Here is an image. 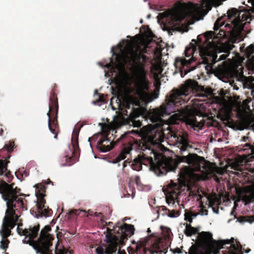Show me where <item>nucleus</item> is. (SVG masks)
I'll use <instances>...</instances> for the list:
<instances>
[{
  "label": "nucleus",
  "instance_id": "40",
  "mask_svg": "<svg viewBox=\"0 0 254 254\" xmlns=\"http://www.w3.org/2000/svg\"><path fill=\"white\" fill-rule=\"evenodd\" d=\"M196 215L191 213H186L185 214V219L190 223L192 222V216H195Z\"/></svg>",
  "mask_w": 254,
  "mask_h": 254
},
{
  "label": "nucleus",
  "instance_id": "8",
  "mask_svg": "<svg viewBox=\"0 0 254 254\" xmlns=\"http://www.w3.org/2000/svg\"><path fill=\"white\" fill-rule=\"evenodd\" d=\"M196 50V46L187 47L184 54L185 57L189 59H186L183 57L176 58L174 65L176 68L180 70L182 77L195 69L196 59L194 57V54Z\"/></svg>",
  "mask_w": 254,
  "mask_h": 254
},
{
  "label": "nucleus",
  "instance_id": "13",
  "mask_svg": "<svg viewBox=\"0 0 254 254\" xmlns=\"http://www.w3.org/2000/svg\"><path fill=\"white\" fill-rule=\"evenodd\" d=\"M238 11L236 8H233L228 10L227 12V15L224 14L221 17L218 18L215 21L214 25V31L218 30L221 26L225 24V20L230 22V23H227L225 26L230 30L237 28L240 25V19L237 18Z\"/></svg>",
  "mask_w": 254,
  "mask_h": 254
},
{
  "label": "nucleus",
  "instance_id": "48",
  "mask_svg": "<svg viewBox=\"0 0 254 254\" xmlns=\"http://www.w3.org/2000/svg\"><path fill=\"white\" fill-rule=\"evenodd\" d=\"M203 171L204 172V174L207 176L211 173V168H203Z\"/></svg>",
  "mask_w": 254,
  "mask_h": 254
},
{
  "label": "nucleus",
  "instance_id": "32",
  "mask_svg": "<svg viewBox=\"0 0 254 254\" xmlns=\"http://www.w3.org/2000/svg\"><path fill=\"white\" fill-rule=\"evenodd\" d=\"M134 183H135L136 185H140L141 182L140 180V177L138 176H135L134 177H131L129 179L128 186L129 188L133 185Z\"/></svg>",
  "mask_w": 254,
  "mask_h": 254
},
{
  "label": "nucleus",
  "instance_id": "10",
  "mask_svg": "<svg viewBox=\"0 0 254 254\" xmlns=\"http://www.w3.org/2000/svg\"><path fill=\"white\" fill-rule=\"evenodd\" d=\"M140 102L138 97L128 95L124 99V105L126 109H131L129 114V118L132 120V125L134 127H140L142 123L140 121H135V119L143 114V110L140 106Z\"/></svg>",
  "mask_w": 254,
  "mask_h": 254
},
{
  "label": "nucleus",
  "instance_id": "29",
  "mask_svg": "<svg viewBox=\"0 0 254 254\" xmlns=\"http://www.w3.org/2000/svg\"><path fill=\"white\" fill-rule=\"evenodd\" d=\"M157 140L156 139L155 141ZM154 142V138L152 137H150L148 141L147 142H144L143 143L142 147H144L145 149H148L150 151V154H153L155 155V153L153 152V151L151 149V145Z\"/></svg>",
  "mask_w": 254,
  "mask_h": 254
},
{
  "label": "nucleus",
  "instance_id": "35",
  "mask_svg": "<svg viewBox=\"0 0 254 254\" xmlns=\"http://www.w3.org/2000/svg\"><path fill=\"white\" fill-rule=\"evenodd\" d=\"M181 116L178 115L177 114H174L170 118V122L173 124H178V121L181 120Z\"/></svg>",
  "mask_w": 254,
  "mask_h": 254
},
{
  "label": "nucleus",
  "instance_id": "1",
  "mask_svg": "<svg viewBox=\"0 0 254 254\" xmlns=\"http://www.w3.org/2000/svg\"><path fill=\"white\" fill-rule=\"evenodd\" d=\"M14 184H8L3 182L0 185V193L2 197L6 202L7 209L5 216L3 218L0 234L1 236L0 248L4 250L5 254H8L5 251L8 248L10 241L7 239L11 234V230L17 225L19 215L16 212L27 210L26 204L22 198L18 197L20 189L17 187L14 188Z\"/></svg>",
  "mask_w": 254,
  "mask_h": 254
},
{
  "label": "nucleus",
  "instance_id": "33",
  "mask_svg": "<svg viewBox=\"0 0 254 254\" xmlns=\"http://www.w3.org/2000/svg\"><path fill=\"white\" fill-rule=\"evenodd\" d=\"M105 132L97 133L93 135L92 137L88 138V141L90 142L91 146H92L91 143L92 142L98 141L99 138H101L102 135H103Z\"/></svg>",
  "mask_w": 254,
  "mask_h": 254
},
{
  "label": "nucleus",
  "instance_id": "52",
  "mask_svg": "<svg viewBox=\"0 0 254 254\" xmlns=\"http://www.w3.org/2000/svg\"><path fill=\"white\" fill-rule=\"evenodd\" d=\"M173 253L174 254H176V253L181 254L182 253V251H181V250L180 249H179L178 248H177L173 250Z\"/></svg>",
  "mask_w": 254,
  "mask_h": 254
},
{
  "label": "nucleus",
  "instance_id": "12",
  "mask_svg": "<svg viewBox=\"0 0 254 254\" xmlns=\"http://www.w3.org/2000/svg\"><path fill=\"white\" fill-rule=\"evenodd\" d=\"M119 127L120 125L118 123H114L110 127L108 130L104 132L103 135H102L101 138H99L97 142L96 147L100 152H106L110 151L126 137V135L125 134H122L115 141H111L109 138L108 135L110 132L111 131L113 132L115 131V133H116V129Z\"/></svg>",
  "mask_w": 254,
  "mask_h": 254
},
{
  "label": "nucleus",
  "instance_id": "43",
  "mask_svg": "<svg viewBox=\"0 0 254 254\" xmlns=\"http://www.w3.org/2000/svg\"><path fill=\"white\" fill-rule=\"evenodd\" d=\"M159 210L161 213H162V215H167L168 212H170V210L168 209L165 206H161L159 207Z\"/></svg>",
  "mask_w": 254,
  "mask_h": 254
},
{
  "label": "nucleus",
  "instance_id": "57",
  "mask_svg": "<svg viewBox=\"0 0 254 254\" xmlns=\"http://www.w3.org/2000/svg\"><path fill=\"white\" fill-rule=\"evenodd\" d=\"M251 152H252V154L254 155V146H252V148H251Z\"/></svg>",
  "mask_w": 254,
  "mask_h": 254
},
{
  "label": "nucleus",
  "instance_id": "31",
  "mask_svg": "<svg viewBox=\"0 0 254 254\" xmlns=\"http://www.w3.org/2000/svg\"><path fill=\"white\" fill-rule=\"evenodd\" d=\"M8 163L9 161L7 160H0V175L7 171Z\"/></svg>",
  "mask_w": 254,
  "mask_h": 254
},
{
  "label": "nucleus",
  "instance_id": "23",
  "mask_svg": "<svg viewBox=\"0 0 254 254\" xmlns=\"http://www.w3.org/2000/svg\"><path fill=\"white\" fill-rule=\"evenodd\" d=\"M78 130H74L71 137V144L73 149V151L72 152V154L77 152L79 150V147L78 145V135H79Z\"/></svg>",
  "mask_w": 254,
  "mask_h": 254
},
{
  "label": "nucleus",
  "instance_id": "34",
  "mask_svg": "<svg viewBox=\"0 0 254 254\" xmlns=\"http://www.w3.org/2000/svg\"><path fill=\"white\" fill-rule=\"evenodd\" d=\"M244 198H246L248 202H254V188L251 190L249 195H245Z\"/></svg>",
  "mask_w": 254,
  "mask_h": 254
},
{
  "label": "nucleus",
  "instance_id": "45",
  "mask_svg": "<svg viewBox=\"0 0 254 254\" xmlns=\"http://www.w3.org/2000/svg\"><path fill=\"white\" fill-rule=\"evenodd\" d=\"M81 212H83L85 213H86V212L85 211H83L81 210L74 209V210H72L70 211L68 213V215H79Z\"/></svg>",
  "mask_w": 254,
  "mask_h": 254
},
{
  "label": "nucleus",
  "instance_id": "60",
  "mask_svg": "<svg viewBox=\"0 0 254 254\" xmlns=\"http://www.w3.org/2000/svg\"><path fill=\"white\" fill-rule=\"evenodd\" d=\"M251 95L254 98V89L251 90Z\"/></svg>",
  "mask_w": 254,
  "mask_h": 254
},
{
  "label": "nucleus",
  "instance_id": "25",
  "mask_svg": "<svg viewBox=\"0 0 254 254\" xmlns=\"http://www.w3.org/2000/svg\"><path fill=\"white\" fill-rule=\"evenodd\" d=\"M128 58L127 55H124L123 54L118 55L116 57V62L118 67L122 68H125V65L127 64V59Z\"/></svg>",
  "mask_w": 254,
  "mask_h": 254
},
{
  "label": "nucleus",
  "instance_id": "26",
  "mask_svg": "<svg viewBox=\"0 0 254 254\" xmlns=\"http://www.w3.org/2000/svg\"><path fill=\"white\" fill-rule=\"evenodd\" d=\"M148 241L149 238L141 239L139 242L136 244L135 250H133V254H141L142 249L145 247Z\"/></svg>",
  "mask_w": 254,
  "mask_h": 254
},
{
  "label": "nucleus",
  "instance_id": "56",
  "mask_svg": "<svg viewBox=\"0 0 254 254\" xmlns=\"http://www.w3.org/2000/svg\"><path fill=\"white\" fill-rule=\"evenodd\" d=\"M128 162L127 161V160H126L123 163V167L125 168L126 167V163H128Z\"/></svg>",
  "mask_w": 254,
  "mask_h": 254
},
{
  "label": "nucleus",
  "instance_id": "21",
  "mask_svg": "<svg viewBox=\"0 0 254 254\" xmlns=\"http://www.w3.org/2000/svg\"><path fill=\"white\" fill-rule=\"evenodd\" d=\"M193 174L192 169L189 166H185L182 168L179 172V176L185 183L188 181Z\"/></svg>",
  "mask_w": 254,
  "mask_h": 254
},
{
  "label": "nucleus",
  "instance_id": "9",
  "mask_svg": "<svg viewBox=\"0 0 254 254\" xmlns=\"http://www.w3.org/2000/svg\"><path fill=\"white\" fill-rule=\"evenodd\" d=\"M49 110L47 115L48 119V127L51 132L54 134V138L57 139L60 131V127L58 121L59 111L58 99L57 94L53 89L51 93L49 99Z\"/></svg>",
  "mask_w": 254,
  "mask_h": 254
},
{
  "label": "nucleus",
  "instance_id": "16",
  "mask_svg": "<svg viewBox=\"0 0 254 254\" xmlns=\"http://www.w3.org/2000/svg\"><path fill=\"white\" fill-rule=\"evenodd\" d=\"M239 243L236 242L234 243V240L232 238L231 240H222L217 242V246L219 249H226L222 251L223 254H238L239 252Z\"/></svg>",
  "mask_w": 254,
  "mask_h": 254
},
{
  "label": "nucleus",
  "instance_id": "6",
  "mask_svg": "<svg viewBox=\"0 0 254 254\" xmlns=\"http://www.w3.org/2000/svg\"><path fill=\"white\" fill-rule=\"evenodd\" d=\"M133 225L124 223L121 226L116 224L113 228L107 227L106 244H103L96 249L97 254H116L119 245L123 246L128 237L134 234Z\"/></svg>",
  "mask_w": 254,
  "mask_h": 254
},
{
  "label": "nucleus",
  "instance_id": "18",
  "mask_svg": "<svg viewBox=\"0 0 254 254\" xmlns=\"http://www.w3.org/2000/svg\"><path fill=\"white\" fill-rule=\"evenodd\" d=\"M172 136L176 138V140L180 147V153L183 155V152L187 150L189 148H192V146L190 144V142L188 139V135L186 132H172Z\"/></svg>",
  "mask_w": 254,
  "mask_h": 254
},
{
  "label": "nucleus",
  "instance_id": "55",
  "mask_svg": "<svg viewBox=\"0 0 254 254\" xmlns=\"http://www.w3.org/2000/svg\"><path fill=\"white\" fill-rule=\"evenodd\" d=\"M131 192H132V197H133L134 195H135V190H134V189H132V190H131Z\"/></svg>",
  "mask_w": 254,
  "mask_h": 254
},
{
  "label": "nucleus",
  "instance_id": "22",
  "mask_svg": "<svg viewBox=\"0 0 254 254\" xmlns=\"http://www.w3.org/2000/svg\"><path fill=\"white\" fill-rule=\"evenodd\" d=\"M131 150L132 147L130 144L128 143L127 145L125 146L123 148L121 153L115 159V162L118 163L121 160L125 159L126 158L127 155L129 154Z\"/></svg>",
  "mask_w": 254,
  "mask_h": 254
},
{
  "label": "nucleus",
  "instance_id": "59",
  "mask_svg": "<svg viewBox=\"0 0 254 254\" xmlns=\"http://www.w3.org/2000/svg\"><path fill=\"white\" fill-rule=\"evenodd\" d=\"M242 221H248V220L246 219L245 217H243L242 218Z\"/></svg>",
  "mask_w": 254,
  "mask_h": 254
},
{
  "label": "nucleus",
  "instance_id": "7",
  "mask_svg": "<svg viewBox=\"0 0 254 254\" xmlns=\"http://www.w3.org/2000/svg\"><path fill=\"white\" fill-rule=\"evenodd\" d=\"M143 156L146 158L150 164V170L158 176L166 174L168 172L175 171L178 165V163L185 162L189 165H193L196 161V157H198L196 154L189 153L188 155L177 156V161L174 162L172 159L166 158L159 159L155 158V162H154L152 157Z\"/></svg>",
  "mask_w": 254,
  "mask_h": 254
},
{
  "label": "nucleus",
  "instance_id": "17",
  "mask_svg": "<svg viewBox=\"0 0 254 254\" xmlns=\"http://www.w3.org/2000/svg\"><path fill=\"white\" fill-rule=\"evenodd\" d=\"M191 11L190 10H184L180 15H176L174 17L172 26L173 30L179 32H187L188 30V26L182 23L183 20L187 16H190L191 15Z\"/></svg>",
  "mask_w": 254,
  "mask_h": 254
},
{
  "label": "nucleus",
  "instance_id": "38",
  "mask_svg": "<svg viewBox=\"0 0 254 254\" xmlns=\"http://www.w3.org/2000/svg\"><path fill=\"white\" fill-rule=\"evenodd\" d=\"M246 53L248 56L254 54V45L251 44L246 49Z\"/></svg>",
  "mask_w": 254,
  "mask_h": 254
},
{
  "label": "nucleus",
  "instance_id": "28",
  "mask_svg": "<svg viewBox=\"0 0 254 254\" xmlns=\"http://www.w3.org/2000/svg\"><path fill=\"white\" fill-rule=\"evenodd\" d=\"M187 123L190 126L199 129H201L204 125L203 123L197 122L195 117H193L191 119H189Z\"/></svg>",
  "mask_w": 254,
  "mask_h": 254
},
{
  "label": "nucleus",
  "instance_id": "11",
  "mask_svg": "<svg viewBox=\"0 0 254 254\" xmlns=\"http://www.w3.org/2000/svg\"><path fill=\"white\" fill-rule=\"evenodd\" d=\"M35 188V194L37 198L38 202L37 207L35 212V216L38 218L40 217H48L51 216L52 210L45 206L46 200L44 197L46 196L45 192L46 187L43 184H37L34 186Z\"/></svg>",
  "mask_w": 254,
  "mask_h": 254
},
{
  "label": "nucleus",
  "instance_id": "14",
  "mask_svg": "<svg viewBox=\"0 0 254 254\" xmlns=\"http://www.w3.org/2000/svg\"><path fill=\"white\" fill-rule=\"evenodd\" d=\"M198 239L200 244L192 245L189 250L188 254H209L205 247L213 241L212 235L209 232L202 231L198 233ZM188 254L187 252H185Z\"/></svg>",
  "mask_w": 254,
  "mask_h": 254
},
{
  "label": "nucleus",
  "instance_id": "20",
  "mask_svg": "<svg viewBox=\"0 0 254 254\" xmlns=\"http://www.w3.org/2000/svg\"><path fill=\"white\" fill-rule=\"evenodd\" d=\"M185 184H177L174 183H172L169 184L168 186V191L170 193V196L172 199L171 200V202L174 204L175 203L174 198H177L181 193V191L183 187H185ZM167 202L169 204L170 202L168 199H167Z\"/></svg>",
  "mask_w": 254,
  "mask_h": 254
},
{
  "label": "nucleus",
  "instance_id": "39",
  "mask_svg": "<svg viewBox=\"0 0 254 254\" xmlns=\"http://www.w3.org/2000/svg\"><path fill=\"white\" fill-rule=\"evenodd\" d=\"M236 82L234 79L230 80V84L231 85L232 87H233V89L236 90H238L239 89V87H241L239 86V82L238 81H236Z\"/></svg>",
  "mask_w": 254,
  "mask_h": 254
},
{
  "label": "nucleus",
  "instance_id": "46",
  "mask_svg": "<svg viewBox=\"0 0 254 254\" xmlns=\"http://www.w3.org/2000/svg\"><path fill=\"white\" fill-rule=\"evenodd\" d=\"M64 158H65V160L66 161L67 165H71L72 163H70V161L72 159V157H68L67 155H66L64 156Z\"/></svg>",
  "mask_w": 254,
  "mask_h": 254
},
{
  "label": "nucleus",
  "instance_id": "51",
  "mask_svg": "<svg viewBox=\"0 0 254 254\" xmlns=\"http://www.w3.org/2000/svg\"><path fill=\"white\" fill-rule=\"evenodd\" d=\"M218 35L220 37H222L226 35L225 32L224 30L220 29Z\"/></svg>",
  "mask_w": 254,
  "mask_h": 254
},
{
  "label": "nucleus",
  "instance_id": "3",
  "mask_svg": "<svg viewBox=\"0 0 254 254\" xmlns=\"http://www.w3.org/2000/svg\"><path fill=\"white\" fill-rule=\"evenodd\" d=\"M196 83V82L189 79L179 89H173L170 95L167 97L165 103L149 113L151 122L156 126L162 125L163 122L162 118L175 112L177 107L185 103L186 100L184 98L193 90Z\"/></svg>",
  "mask_w": 254,
  "mask_h": 254
},
{
  "label": "nucleus",
  "instance_id": "19",
  "mask_svg": "<svg viewBox=\"0 0 254 254\" xmlns=\"http://www.w3.org/2000/svg\"><path fill=\"white\" fill-rule=\"evenodd\" d=\"M151 246L154 253L161 252L166 254L168 251V245L166 240L160 237L154 238Z\"/></svg>",
  "mask_w": 254,
  "mask_h": 254
},
{
  "label": "nucleus",
  "instance_id": "61",
  "mask_svg": "<svg viewBox=\"0 0 254 254\" xmlns=\"http://www.w3.org/2000/svg\"><path fill=\"white\" fill-rule=\"evenodd\" d=\"M248 138V137H246V136H244L243 137V139L244 141H247V139Z\"/></svg>",
  "mask_w": 254,
  "mask_h": 254
},
{
  "label": "nucleus",
  "instance_id": "42",
  "mask_svg": "<svg viewBox=\"0 0 254 254\" xmlns=\"http://www.w3.org/2000/svg\"><path fill=\"white\" fill-rule=\"evenodd\" d=\"M251 5H247L249 7L248 11L252 13H254V0H249L248 1Z\"/></svg>",
  "mask_w": 254,
  "mask_h": 254
},
{
  "label": "nucleus",
  "instance_id": "27",
  "mask_svg": "<svg viewBox=\"0 0 254 254\" xmlns=\"http://www.w3.org/2000/svg\"><path fill=\"white\" fill-rule=\"evenodd\" d=\"M94 97L95 98L92 101V104L95 105H100L101 104L105 103L104 96L103 94L99 93L97 90L94 91Z\"/></svg>",
  "mask_w": 254,
  "mask_h": 254
},
{
  "label": "nucleus",
  "instance_id": "54",
  "mask_svg": "<svg viewBox=\"0 0 254 254\" xmlns=\"http://www.w3.org/2000/svg\"><path fill=\"white\" fill-rule=\"evenodd\" d=\"M105 225L104 226H111V225L113 224V223L112 222H109L108 223L105 222Z\"/></svg>",
  "mask_w": 254,
  "mask_h": 254
},
{
  "label": "nucleus",
  "instance_id": "41",
  "mask_svg": "<svg viewBox=\"0 0 254 254\" xmlns=\"http://www.w3.org/2000/svg\"><path fill=\"white\" fill-rule=\"evenodd\" d=\"M163 233L164 237L167 239L171 237L172 232L170 229L166 228L165 229H163Z\"/></svg>",
  "mask_w": 254,
  "mask_h": 254
},
{
  "label": "nucleus",
  "instance_id": "63",
  "mask_svg": "<svg viewBox=\"0 0 254 254\" xmlns=\"http://www.w3.org/2000/svg\"><path fill=\"white\" fill-rule=\"evenodd\" d=\"M22 226V223H19L18 224V227H20V226Z\"/></svg>",
  "mask_w": 254,
  "mask_h": 254
},
{
  "label": "nucleus",
  "instance_id": "24",
  "mask_svg": "<svg viewBox=\"0 0 254 254\" xmlns=\"http://www.w3.org/2000/svg\"><path fill=\"white\" fill-rule=\"evenodd\" d=\"M200 227H192L190 224H186V228L184 230V234L188 237H190L192 235L199 233Z\"/></svg>",
  "mask_w": 254,
  "mask_h": 254
},
{
  "label": "nucleus",
  "instance_id": "62",
  "mask_svg": "<svg viewBox=\"0 0 254 254\" xmlns=\"http://www.w3.org/2000/svg\"><path fill=\"white\" fill-rule=\"evenodd\" d=\"M6 175L7 177H9V176H10L11 174L9 172H8L6 174Z\"/></svg>",
  "mask_w": 254,
  "mask_h": 254
},
{
  "label": "nucleus",
  "instance_id": "58",
  "mask_svg": "<svg viewBox=\"0 0 254 254\" xmlns=\"http://www.w3.org/2000/svg\"><path fill=\"white\" fill-rule=\"evenodd\" d=\"M118 254H126V252L124 251H119L118 252Z\"/></svg>",
  "mask_w": 254,
  "mask_h": 254
},
{
  "label": "nucleus",
  "instance_id": "30",
  "mask_svg": "<svg viewBox=\"0 0 254 254\" xmlns=\"http://www.w3.org/2000/svg\"><path fill=\"white\" fill-rule=\"evenodd\" d=\"M244 125L246 128L252 129L254 131V119H247L244 121Z\"/></svg>",
  "mask_w": 254,
  "mask_h": 254
},
{
  "label": "nucleus",
  "instance_id": "2",
  "mask_svg": "<svg viewBox=\"0 0 254 254\" xmlns=\"http://www.w3.org/2000/svg\"><path fill=\"white\" fill-rule=\"evenodd\" d=\"M214 35L212 31H208L204 34L205 41L202 42L198 38L196 46H198L199 55L202 60V62L206 64L205 69L207 71L212 72L215 71L219 75L228 78L232 74V71L229 68L226 62H223L221 64H218L217 67L214 68V65L217 62L225 60L228 56V54H222L220 56L218 60L217 55L215 49L216 44L211 39Z\"/></svg>",
  "mask_w": 254,
  "mask_h": 254
},
{
  "label": "nucleus",
  "instance_id": "36",
  "mask_svg": "<svg viewBox=\"0 0 254 254\" xmlns=\"http://www.w3.org/2000/svg\"><path fill=\"white\" fill-rule=\"evenodd\" d=\"M131 168L134 170L139 171L142 168V165L140 162L134 161L131 164Z\"/></svg>",
  "mask_w": 254,
  "mask_h": 254
},
{
  "label": "nucleus",
  "instance_id": "47",
  "mask_svg": "<svg viewBox=\"0 0 254 254\" xmlns=\"http://www.w3.org/2000/svg\"><path fill=\"white\" fill-rule=\"evenodd\" d=\"M208 210L206 209L203 206L202 208L200 210V213L201 215H207L208 214Z\"/></svg>",
  "mask_w": 254,
  "mask_h": 254
},
{
  "label": "nucleus",
  "instance_id": "4",
  "mask_svg": "<svg viewBox=\"0 0 254 254\" xmlns=\"http://www.w3.org/2000/svg\"><path fill=\"white\" fill-rule=\"evenodd\" d=\"M40 229V225L38 224L33 226H30L27 229L26 238L23 240L24 244H29L35 250L37 254H53L51 247L53 245L54 236L50 234L52 231L50 225L45 226L41 230L39 237L37 238ZM55 254H72V251L64 247H58L57 245Z\"/></svg>",
  "mask_w": 254,
  "mask_h": 254
},
{
  "label": "nucleus",
  "instance_id": "64",
  "mask_svg": "<svg viewBox=\"0 0 254 254\" xmlns=\"http://www.w3.org/2000/svg\"><path fill=\"white\" fill-rule=\"evenodd\" d=\"M195 170L196 171H201V168H195Z\"/></svg>",
  "mask_w": 254,
  "mask_h": 254
},
{
  "label": "nucleus",
  "instance_id": "37",
  "mask_svg": "<svg viewBox=\"0 0 254 254\" xmlns=\"http://www.w3.org/2000/svg\"><path fill=\"white\" fill-rule=\"evenodd\" d=\"M180 215V212L179 210L176 211L174 210H170V212H168L167 216L171 217V218H174V217H177Z\"/></svg>",
  "mask_w": 254,
  "mask_h": 254
},
{
  "label": "nucleus",
  "instance_id": "49",
  "mask_svg": "<svg viewBox=\"0 0 254 254\" xmlns=\"http://www.w3.org/2000/svg\"><path fill=\"white\" fill-rule=\"evenodd\" d=\"M94 216H96V217H99V216H102L101 217V218L100 219V220L102 221V222H103L104 221V217L102 216V213H101V212H95L94 213Z\"/></svg>",
  "mask_w": 254,
  "mask_h": 254
},
{
  "label": "nucleus",
  "instance_id": "5",
  "mask_svg": "<svg viewBox=\"0 0 254 254\" xmlns=\"http://www.w3.org/2000/svg\"><path fill=\"white\" fill-rule=\"evenodd\" d=\"M129 47L130 61L133 64L134 74L136 78L135 94L140 100L144 102H150L152 95L149 91V81L146 78V72L144 65L148 57L143 54L141 50H134L130 42L125 41Z\"/></svg>",
  "mask_w": 254,
  "mask_h": 254
},
{
  "label": "nucleus",
  "instance_id": "50",
  "mask_svg": "<svg viewBox=\"0 0 254 254\" xmlns=\"http://www.w3.org/2000/svg\"><path fill=\"white\" fill-rule=\"evenodd\" d=\"M131 133L138 135V136H141L142 134L141 131L138 130V129L132 130Z\"/></svg>",
  "mask_w": 254,
  "mask_h": 254
},
{
  "label": "nucleus",
  "instance_id": "44",
  "mask_svg": "<svg viewBox=\"0 0 254 254\" xmlns=\"http://www.w3.org/2000/svg\"><path fill=\"white\" fill-rule=\"evenodd\" d=\"M17 232L19 235L25 236V238H26V234L27 233L26 228L23 229L22 228H20V227H17Z\"/></svg>",
  "mask_w": 254,
  "mask_h": 254
},
{
  "label": "nucleus",
  "instance_id": "53",
  "mask_svg": "<svg viewBox=\"0 0 254 254\" xmlns=\"http://www.w3.org/2000/svg\"><path fill=\"white\" fill-rule=\"evenodd\" d=\"M253 146L250 143H246L245 144L244 147H249L250 149Z\"/></svg>",
  "mask_w": 254,
  "mask_h": 254
},
{
  "label": "nucleus",
  "instance_id": "15",
  "mask_svg": "<svg viewBox=\"0 0 254 254\" xmlns=\"http://www.w3.org/2000/svg\"><path fill=\"white\" fill-rule=\"evenodd\" d=\"M231 77L236 79L239 82V86H243L244 88L254 89V78L253 76H246L244 75L242 70L239 71L237 69H233Z\"/></svg>",
  "mask_w": 254,
  "mask_h": 254
}]
</instances>
